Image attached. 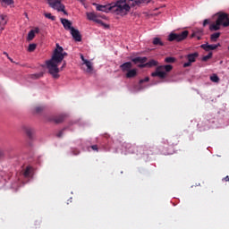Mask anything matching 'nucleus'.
I'll use <instances>...</instances> for the list:
<instances>
[{
  "label": "nucleus",
  "mask_w": 229,
  "mask_h": 229,
  "mask_svg": "<svg viewBox=\"0 0 229 229\" xmlns=\"http://www.w3.org/2000/svg\"><path fill=\"white\" fill-rule=\"evenodd\" d=\"M65 56H67V52H64V47H60L59 44H56V49L54 51L52 58L47 61L48 72L55 80H58V78H60V74H58V72H60L58 65L59 64H62Z\"/></svg>",
  "instance_id": "obj_1"
},
{
  "label": "nucleus",
  "mask_w": 229,
  "mask_h": 229,
  "mask_svg": "<svg viewBox=\"0 0 229 229\" xmlns=\"http://www.w3.org/2000/svg\"><path fill=\"white\" fill-rule=\"evenodd\" d=\"M133 0H118L115 3L111 4L108 6L109 12L115 13L116 15H121V17H124V15H128L131 7H130V3Z\"/></svg>",
  "instance_id": "obj_2"
},
{
  "label": "nucleus",
  "mask_w": 229,
  "mask_h": 229,
  "mask_svg": "<svg viewBox=\"0 0 229 229\" xmlns=\"http://www.w3.org/2000/svg\"><path fill=\"white\" fill-rule=\"evenodd\" d=\"M217 19L215 23L209 25L210 31H219L222 28L229 27V14L226 13L220 12L216 13Z\"/></svg>",
  "instance_id": "obj_3"
},
{
  "label": "nucleus",
  "mask_w": 229,
  "mask_h": 229,
  "mask_svg": "<svg viewBox=\"0 0 229 229\" xmlns=\"http://www.w3.org/2000/svg\"><path fill=\"white\" fill-rule=\"evenodd\" d=\"M173 71V65H160L156 68V71L151 73L152 78H160V80H165L167 78V72Z\"/></svg>",
  "instance_id": "obj_4"
},
{
  "label": "nucleus",
  "mask_w": 229,
  "mask_h": 229,
  "mask_svg": "<svg viewBox=\"0 0 229 229\" xmlns=\"http://www.w3.org/2000/svg\"><path fill=\"white\" fill-rule=\"evenodd\" d=\"M189 37V30H184L181 33H170L168 35V42H182Z\"/></svg>",
  "instance_id": "obj_5"
},
{
  "label": "nucleus",
  "mask_w": 229,
  "mask_h": 229,
  "mask_svg": "<svg viewBox=\"0 0 229 229\" xmlns=\"http://www.w3.org/2000/svg\"><path fill=\"white\" fill-rule=\"evenodd\" d=\"M47 3L50 8L57 10V12H63L65 15H67L65 5L62 4V0H47Z\"/></svg>",
  "instance_id": "obj_6"
},
{
  "label": "nucleus",
  "mask_w": 229,
  "mask_h": 229,
  "mask_svg": "<svg viewBox=\"0 0 229 229\" xmlns=\"http://www.w3.org/2000/svg\"><path fill=\"white\" fill-rule=\"evenodd\" d=\"M198 56H199V54L198 52L187 55L186 58H187L188 62L183 64V67L184 68L191 67L192 65V64H194V62H196V59L198 58Z\"/></svg>",
  "instance_id": "obj_7"
},
{
  "label": "nucleus",
  "mask_w": 229,
  "mask_h": 229,
  "mask_svg": "<svg viewBox=\"0 0 229 229\" xmlns=\"http://www.w3.org/2000/svg\"><path fill=\"white\" fill-rule=\"evenodd\" d=\"M88 21H93V22L102 23L101 20L98 19L99 17V14L91 12V13H86Z\"/></svg>",
  "instance_id": "obj_8"
},
{
  "label": "nucleus",
  "mask_w": 229,
  "mask_h": 229,
  "mask_svg": "<svg viewBox=\"0 0 229 229\" xmlns=\"http://www.w3.org/2000/svg\"><path fill=\"white\" fill-rule=\"evenodd\" d=\"M8 24V16L6 14L0 13V31L4 30V26Z\"/></svg>",
  "instance_id": "obj_9"
},
{
  "label": "nucleus",
  "mask_w": 229,
  "mask_h": 229,
  "mask_svg": "<svg viewBox=\"0 0 229 229\" xmlns=\"http://www.w3.org/2000/svg\"><path fill=\"white\" fill-rule=\"evenodd\" d=\"M71 35L76 42H81V34H80V30L73 28L71 30Z\"/></svg>",
  "instance_id": "obj_10"
},
{
  "label": "nucleus",
  "mask_w": 229,
  "mask_h": 229,
  "mask_svg": "<svg viewBox=\"0 0 229 229\" xmlns=\"http://www.w3.org/2000/svg\"><path fill=\"white\" fill-rule=\"evenodd\" d=\"M61 23L63 24L64 30H70V31L74 29V27H72V23L71 22V21L65 19V18H61Z\"/></svg>",
  "instance_id": "obj_11"
},
{
  "label": "nucleus",
  "mask_w": 229,
  "mask_h": 229,
  "mask_svg": "<svg viewBox=\"0 0 229 229\" xmlns=\"http://www.w3.org/2000/svg\"><path fill=\"white\" fill-rule=\"evenodd\" d=\"M219 47H221V44H217V45H208V44H203L200 46V47L202 49H204L205 51H214L215 49L218 48Z\"/></svg>",
  "instance_id": "obj_12"
},
{
  "label": "nucleus",
  "mask_w": 229,
  "mask_h": 229,
  "mask_svg": "<svg viewBox=\"0 0 229 229\" xmlns=\"http://www.w3.org/2000/svg\"><path fill=\"white\" fill-rule=\"evenodd\" d=\"M132 67L133 65L131 62H127L120 65V69L123 71V72H128Z\"/></svg>",
  "instance_id": "obj_13"
},
{
  "label": "nucleus",
  "mask_w": 229,
  "mask_h": 229,
  "mask_svg": "<svg viewBox=\"0 0 229 229\" xmlns=\"http://www.w3.org/2000/svg\"><path fill=\"white\" fill-rule=\"evenodd\" d=\"M52 121H54V123H55V124H60L61 123H64V121H65V115L64 114H60L57 116H55Z\"/></svg>",
  "instance_id": "obj_14"
},
{
  "label": "nucleus",
  "mask_w": 229,
  "mask_h": 229,
  "mask_svg": "<svg viewBox=\"0 0 229 229\" xmlns=\"http://www.w3.org/2000/svg\"><path fill=\"white\" fill-rule=\"evenodd\" d=\"M131 62H133V64H146L148 57H135L131 59Z\"/></svg>",
  "instance_id": "obj_15"
},
{
  "label": "nucleus",
  "mask_w": 229,
  "mask_h": 229,
  "mask_svg": "<svg viewBox=\"0 0 229 229\" xmlns=\"http://www.w3.org/2000/svg\"><path fill=\"white\" fill-rule=\"evenodd\" d=\"M25 133H26L27 137L31 140L33 139V133H35V130H33L31 128H26Z\"/></svg>",
  "instance_id": "obj_16"
},
{
  "label": "nucleus",
  "mask_w": 229,
  "mask_h": 229,
  "mask_svg": "<svg viewBox=\"0 0 229 229\" xmlns=\"http://www.w3.org/2000/svg\"><path fill=\"white\" fill-rule=\"evenodd\" d=\"M13 0H0V4L4 6V8H6V6H11V4H13Z\"/></svg>",
  "instance_id": "obj_17"
},
{
  "label": "nucleus",
  "mask_w": 229,
  "mask_h": 229,
  "mask_svg": "<svg viewBox=\"0 0 229 229\" xmlns=\"http://www.w3.org/2000/svg\"><path fill=\"white\" fill-rule=\"evenodd\" d=\"M203 36V30H198L191 34V38L196 37L197 39L201 40V37Z\"/></svg>",
  "instance_id": "obj_18"
},
{
  "label": "nucleus",
  "mask_w": 229,
  "mask_h": 229,
  "mask_svg": "<svg viewBox=\"0 0 229 229\" xmlns=\"http://www.w3.org/2000/svg\"><path fill=\"white\" fill-rule=\"evenodd\" d=\"M98 12H107L108 6L94 4Z\"/></svg>",
  "instance_id": "obj_19"
},
{
  "label": "nucleus",
  "mask_w": 229,
  "mask_h": 229,
  "mask_svg": "<svg viewBox=\"0 0 229 229\" xmlns=\"http://www.w3.org/2000/svg\"><path fill=\"white\" fill-rule=\"evenodd\" d=\"M219 37H221V32H215L211 34L210 36L211 42H217V38H219Z\"/></svg>",
  "instance_id": "obj_20"
},
{
  "label": "nucleus",
  "mask_w": 229,
  "mask_h": 229,
  "mask_svg": "<svg viewBox=\"0 0 229 229\" xmlns=\"http://www.w3.org/2000/svg\"><path fill=\"white\" fill-rule=\"evenodd\" d=\"M137 76V70H129L126 73V78H135Z\"/></svg>",
  "instance_id": "obj_21"
},
{
  "label": "nucleus",
  "mask_w": 229,
  "mask_h": 229,
  "mask_svg": "<svg viewBox=\"0 0 229 229\" xmlns=\"http://www.w3.org/2000/svg\"><path fill=\"white\" fill-rule=\"evenodd\" d=\"M152 44L154 46H164V42H162V39H160V38H154Z\"/></svg>",
  "instance_id": "obj_22"
},
{
  "label": "nucleus",
  "mask_w": 229,
  "mask_h": 229,
  "mask_svg": "<svg viewBox=\"0 0 229 229\" xmlns=\"http://www.w3.org/2000/svg\"><path fill=\"white\" fill-rule=\"evenodd\" d=\"M86 67H87V72H92L94 71V68L92 67V63L90 61H85Z\"/></svg>",
  "instance_id": "obj_23"
},
{
  "label": "nucleus",
  "mask_w": 229,
  "mask_h": 229,
  "mask_svg": "<svg viewBox=\"0 0 229 229\" xmlns=\"http://www.w3.org/2000/svg\"><path fill=\"white\" fill-rule=\"evenodd\" d=\"M146 65L147 67H157V65H158V63L156 60L152 59L146 63Z\"/></svg>",
  "instance_id": "obj_24"
},
{
  "label": "nucleus",
  "mask_w": 229,
  "mask_h": 229,
  "mask_svg": "<svg viewBox=\"0 0 229 229\" xmlns=\"http://www.w3.org/2000/svg\"><path fill=\"white\" fill-rule=\"evenodd\" d=\"M23 175L25 176V178H30V176H31V166H27Z\"/></svg>",
  "instance_id": "obj_25"
},
{
  "label": "nucleus",
  "mask_w": 229,
  "mask_h": 229,
  "mask_svg": "<svg viewBox=\"0 0 229 229\" xmlns=\"http://www.w3.org/2000/svg\"><path fill=\"white\" fill-rule=\"evenodd\" d=\"M42 76H44V73L40 72V73H34L30 75V78L32 80H38V78H42Z\"/></svg>",
  "instance_id": "obj_26"
},
{
  "label": "nucleus",
  "mask_w": 229,
  "mask_h": 229,
  "mask_svg": "<svg viewBox=\"0 0 229 229\" xmlns=\"http://www.w3.org/2000/svg\"><path fill=\"white\" fill-rule=\"evenodd\" d=\"M210 80L213 81V83H219V77L216 73L210 76Z\"/></svg>",
  "instance_id": "obj_27"
},
{
  "label": "nucleus",
  "mask_w": 229,
  "mask_h": 229,
  "mask_svg": "<svg viewBox=\"0 0 229 229\" xmlns=\"http://www.w3.org/2000/svg\"><path fill=\"white\" fill-rule=\"evenodd\" d=\"M165 64H174L176 62V58L174 57H166L165 59Z\"/></svg>",
  "instance_id": "obj_28"
},
{
  "label": "nucleus",
  "mask_w": 229,
  "mask_h": 229,
  "mask_svg": "<svg viewBox=\"0 0 229 229\" xmlns=\"http://www.w3.org/2000/svg\"><path fill=\"white\" fill-rule=\"evenodd\" d=\"M35 49H37V44H30L29 45L28 51L30 53H33V51H35Z\"/></svg>",
  "instance_id": "obj_29"
},
{
  "label": "nucleus",
  "mask_w": 229,
  "mask_h": 229,
  "mask_svg": "<svg viewBox=\"0 0 229 229\" xmlns=\"http://www.w3.org/2000/svg\"><path fill=\"white\" fill-rule=\"evenodd\" d=\"M35 38V30H30L28 34V40H33Z\"/></svg>",
  "instance_id": "obj_30"
},
{
  "label": "nucleus",
  "mask_w": 229,
  "mask_h": 229,
  "mask_svg": "<svg viewBox=\"0 0 229 229\" xmlns=\"http://www.w3.org/2000/svg\"><path fill=\"white\" fill-rule=\"evenodd\" d=\"M212 58V52L208 53V55H205L202 57V62H208Z\"/></svg>",
  "instance_id": "obj_31"
},
{
  "label": "nucleus",
  "mask_w": 229,
  "mask_h": 229,
  "mask_svg": "<svg viewBox=\"0 0 229 229\" xmlns=\"http://www.w3.org/2000/svg\"><path fill=\"white\" fill-rule=\"evenodd\" d=\"M150 1L151 0H135V3H136V4H142L144 3H146V4H149Z\"/></svg>",
  "instance_id": "obj_32"
},
{
  "label": "nucleus",
  "mask_w": 229,
  "mask_h": 229,
  "mask_svg": "<svg viewBox=\"0 0 229 229\" xmlns=\"http://www.w3.org/2000/svg\"><path fill=\"white\" fill-rule=\"evenodd\" d=\"M45 17H46L47 19H50L51 21H55V20H56V17L51 15V13H45Z\"/></svg>",
  "instance_id": "obj_33"
},
{
  "label": "nucleus",
  "mask_w": 229,
  "mask_h": 229,
  "mask_svg": "<svg viewBox=\"0 0 229 229\" xmlns=\"http://www.w3.org/2000/svg\"><path fill=\"white\" fill-rule=\"evenodd\" d=\"M148 81H149V77H145L144 79H141L140 81V83L142 84V83H146Z\"/></svg>",
  "instance_id": "obj_34"
},
{
  "label": "nucleus",
  "mask_w": 229,
  "mask_h": 229,
  "mask_svg": "<svg viewBox=\"0 0 229 229\" xmlns=\"http://www.w3.org/2000/svg\"><path fill=\"white\" fill-rule=\"evenodd\" d=\"M102 23H98V24H101V26H103L106 30H108V28H110V25L103 22V21H101Z\"/></svg>",
  "instance_id": "obj_35"
},
{
  "label": "nucleus",
  "mask_w": 229,
  "mask_h": 229,
  "mask_svg": "<svg viewBox=\"0 0 229 229\" xmlns=\"http://www.w3.org/2000/svg\"><path fill=\"white\" fill-rule=\"evenodd\" d=\"M42 110H44V107H43V106H38V107H36V112H37V114H40V112H42Z\"/></svg>",
  "instance_id": "obj_36"
},
{
  "label": "nucleus",
  "mask_w": 229,
  "mask_h": 229,
  "mask_svg": "<svg viewBox=\"0 0 229 229\" xmlns=\"http://www.w3.org/2000/svg\"><path fill=\"white\" fill-rule=\"evenodd\" d=\"M91 149H93V151H99V148H98V145H92Z\"/></svg>",
  "instance_id": "obj_37"
},
{
  "label": "nucleus",
  "mask_w": 229,
  "mask_h": 229,
  "mask_svg": "<svg viewBox=\"0 0 229 229\" xmlns=\"http://www.w3.org/2000/svg\"><path fill=\"white\" fill-rule=\"evenodd\" d=\"M207 24H210V20H208V19L204 20L203 26L205 27V26H207Z\"/></svg>",
  "instance_id": "obj_38"
},
{
  "label": "nucleus",
  "mask_w": 229,
  "mask_h": 229,
  "mask_svg": "<svg viewBox=\"0 0 229 229\" xmlns=\"http://www.w3.org/2000/svg\"><path fill=\"white\" fill-rule=\"evenodd\" d=\"M4 150L0 149V158H4Z\"/></svg>",
  "instance_id": "obj_39"
},
{
  "label": "nucleus",
  "mask_w": 229,
  "mask_h": 229,
  "mask_svg": "<svg viewBox=\"0 0 229 229\" xmlns=\"http://www.w3.org/2000/svg\"><path fill=\"white\" fill-rule=\"evenodd\" d=\"M57 137H59V138L64 137V130H63V131H60L57 133Z\"/></svg>",
  "instance_id": "obj_40"
},
{
  "label": "nucleus",
  "mask_w": 229,
  "mask_h": 229,
  "mask_svg": "<svg viewBox=\"0 0 229 229\" xmlns=\"http://www.w3.org/2000/svg\"><path fill=\"white\" fill-rule=\"evenodd\" d=\"M81 59L82 60L83 64H85V62H89V60L85 59L83 55H81Z\"/></svg>",
  "instance_id": "obj_41"
},
{
  "label": "nucleus",
  "mask_w": 229,
  "mask_h": 229,
  "mask_svg": "<svg viewBox=\"0 0 229 229\" xmlns=\"http://www.w3.org/2000/svg\"><path fill=\"white\" fill-rule=\"evenodd\" d=\"M139 67L140 69H144V67H148V65H146V63L145 64L143 63L142 64H140Z\"/></svg>",
  "instance_id": "obj_42"
},
{
  "label": "nucleus",
  "mask_w": 229,
  "mask_h": 229,
  "mask_svg": "<svg viewBox=\"0 0 229 229\" xmlns=\"http://www.w3.org/2000/svg\"><path fill=\"white\" fill-rule=\"evenodd\" d=\"M66 65H67V63L64 61L62 67H61V71H62V69L65 68Z\"/></svg>",
  "instance_id": "obj_43"
},
{
  "label": "nucleus",
  "mask_w": 229,
  "mask_h": 229,
  "mask_svg": "<svg viewBox=\"0 0 229 229\" xmlns=\"http://www.w3.org/2000/svg\"><path fill=\"white\" fill-rule=\"evenodd\" d=\"M73 155H80V151L79 150H73Z\"/></svg>",
  "instance_id": "obj_44"
},
{
  "label": "nucleus",
  "mask_w": 229,
  "mask_h": 229,
  "mask_svg": "<svg viewBox=\"0 0 229 229\" xmlns=\"http://www.w3.org/2000/svg\"><path fill=\"white\" fill-rule=\"evenodd\" d=\"M225 182H229V176H225L224 179H223Z\"/></svg>",
  "instance_id": "obj_45"
},
{
  "label": "nucleus",
  "mask_w": 229,
  "mask_h": 229,
  "mask_svg": "<svg viewBox=\"0 0 229 229\" xmlns=\"http://www.w3.org/2000/svg\"><path fill=\"white\" fill-rule=\"evenodd\" d=\"M163 144H169V141L167 140H164Z\"/></svg>",
  "instance_id": "obj_46"
},
{
  "label": "nucleus",
  "mask_w": 229,
  "mask_h": 229,
  "mask_svg": "<svg viewBox=\"0 0 229 229\" xmlns=\"http://www.w3.org/2000/svg\"><path fill=\"white\" fill-rule=\"evenodd\" d=\"M7 58H8V60H10V62L13 63V59H12L10 56Z\"/></svg>",
  "instance_id": "obj_47"
},
{
  "label": "nucleus",
  "mask_w": 229,
  "mask_h": 229,
  "mask_svg": "<svg viewBox=\"0 0 229 229\" xmlns=\"http://www.w3.org/2000/svg\"><path fill=\"white\" fill-rule=\"evenodd\" d=\"M4 55H5V56H7V58L9 57L8 53L4 52Z\"/></svg>",
  "instance_id": "obj_48"
},
{
  "label": "nucleus",
  "mask_w": 229,
  "mask_h": 229,
  "mask_svg": "<svg viewBox=\"0 0 229 229\" xmlns=\"http://www.w3.org/2000/svg\"><path fill=\"white\" fill-rule=\"evenodd\" d=\"M36 33H38V29L36 30Z\"/></svg>",
  "instance_id": "obj_49"
},
{
  "label": "nucleus",
  "mask_w": 229,
  "mask_h": 229,
  "mask_svg": "<svg viewBox=\"0 0 229 229\" xmlns=\"http://www.w3.org/2000/svg\"><path fill=\"white\" fill-rule=\"evenodd\" d=\"M79 1H81H81H83V0H79Z\"/></svg>",
  "instance_id": "obj_50"
}]
</instances>
